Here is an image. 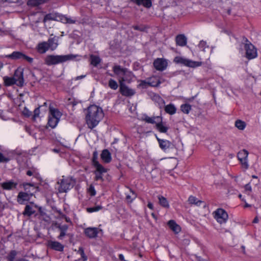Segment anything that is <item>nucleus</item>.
<instances>
[{
	"label": "nucleus",
	"instance_id": "62",
	"mask_svg": "<svg viewBox=\"0 0 261 261\" xmlns=\"http://www.w3.org/2000/svg\"><path fill=\"white\" fill-rule=\"evenodd\" d=\"M194 99V97H191V98H189V99H188V100H189V101H192Z\"/></svg>",
	"mask_w": 261,
	"mask_h": 261
},
{
	"label": "nucleus",
	"instance_id": "4",
	"mask_svg": "<svg viewBox=\"0 0 261 261\" xmlns=\"http://www.w3.org/2000/svg\"><path fill=\"white\" fill-rule=\"evenodd\" d=\"M62 178L58 181V184L59 185L58 191L60 193L67 192L73 187L75 183L71 177L63 176Z\"/></svg>",
	"mask_w": 261,
	"mask_h": 261
},
{
	"label": "nucleus",
	"instance_id": "18",
	"mask_svg": "<svg viewBox=\"0 0 261 261\" xmlns=\"http://www.w3.org/2000/svg\"><path fill=\"white\" fill-rule=\"evenodd\" d=\"M48 245L51 248L57 251H62L63 249V246L58 242L57 241H48Z\"/></svg>",
	"mask_w": 261,
	"mask_h": 261
},
{
	"label": "nucleus",
	"instance_id": "27",
	"mask_svg": "<svg viewBox=\"0 0 261 261\" xmlns=\"http://www.w3.org/2000/svg\"><path fill=\"white\" fill-rule=\"evenodd\" d=\"M101 158L106 163L110 162L111 160L110 153L107 149L102 151L101 154Z\"/></svg>",
	"mask_w": 261,
	"mask_h": 261
},
{
	"label": "nucleus",
	"instance_id": "35",
	"mask_svg": "<svg viewBox=\"0 0 261 261\" xmlns=\"http://www.w3.org/2000/svg\"><path fill=\"white\" fill-rule=\"evenodd\" d=\"M90 60L91 64L94 66H96L101 62V59L98 56L93 55L90 56Z\"/></svg>",
	"mask_w": 261,
	"mask_h": 261
},
{
	"label": "nucleus",
	"instance_id": "54",
	"mask_svg": "<svg viewBox=\"0 0 261 261\" xmlns=\"http://www.w3.org/2000/svg\"><path fill=\"white\" fill-rule=\"evenodd\" d=\"M245 190L246 191L251 192L252 188L250 184H247L245 186Z\"/></svg>",
	"mask_w": 261,
	"mask_h": 261
},
{
	"label": "nucleus",
	"instance_id": "1",
	"mask_svg": "<svg viewBox=\"0 0 261 261\" xmlns=\"http://www.w3.org/2000/svg\"><path fill=\"white\" fill-rule=\"evenodd\" d=\"M103 117L102 109L96 105L89 106L87 111L86 120L90 128L95 127Z\"/></svg>",
	"mask_w": 261,
	"mask_h": 261
},
{
	"label": "nucleus",
	"instance_id": "9",
	"mask_svg": "<svg viewBox=\"0 0 261 261\" xmlns=\"http://www.w3.org/2000/svg\"><path fill=\"white\" fill-rule=\"evenodd\" d=\"M246 56L248 59H252L257 57V51L255 47L251 43H246L245 44Z\"/></svg>",
	"mask_w": 261,
	"mask_h": 261
},
{
	"label": "nucleus",
	"instance_id": "41",
	"mask_svg": "<svg viewBox=\"0 0 261 261\" xmlns=\"http://www.w3.org/2000/svg\"><path fill=\"white\" fill-rule=\"evenodd\" d=\"M108 85L109 87L113 90H116L118 87L117 83L113 79H110L109 81Z\"/></svg>",
	"mask_w": 261,
	"mask_h": 261
},
{
	"label": "nucleus",
	"instance_id": "28",
	"mask_svg": "<svg viewBox=\"0 0 261 261\" xmlns=\"http://www.w3.org/2000/svg\"><path fill=\"white\" fill-rule=\"evenodd\" d=\"M210 150L215 154H218L220 150V145L218 143L214 142L211 145Z\"/></svg>",
	"mask_w": 261,
	"mask_h": 261
},
{
	"label": "nucleus",
	"instance_id": "58",
	"mask_svg": "<svg viewBox=\"0 0 261 261\" xmlns=\"http://www.w3.org/2000/svg\"><path fill=\"white\" fill-rule=\"evenodd\" d=\"M197 259H198V261H208L207 259L202 258L200 257H197Z\"/></svg>",
	"mask_w": 261,
	"mask_h": 261
},
{
	"label": "nucleus",
	"instance_id": "64",
	"mask_svg": "<svg viewBox=\"0 0 261 261\" xmlns=\"http://www.w3.org/2000/svg\"><path fill=\"white\" fill-rule=\"evenodd\" d=\"M3 67V64L0 62V71L1 70Z\"/></svg>",
	"mask_w": 261,
	"mask_h": 261
},
{
	"label": "nucleus",
	"instance_id": "34",
	"mask_svg": "<svg viewBox=\"0 0 261 261\" xmlns=\"http://www.w3.org/2000/svg\"><path fill=\"white\" fill-rule=\"evenodd\" d=\"M135 3L138 5H142L147 8H150L151 6V0H136Z\"/></svg>",
	"mask_w": 261,
	"mask_h": 261
},
{
	"label": "nucleus",
	"instance_id": "40",
	"mask_svg": "<svg viewBox=\"0 0 261 261\" xmlns=\"http://www.w3.org/2000/svg\"><path fill=\"white\" fill-rule=\"evenodd\" d=\"M94 165L96 168V170L95 172H97L98 173H105L107 172L106 169H105L101 165H100L98 162H96L94 163Z\"/></svg>",
	"mask_w": 261,
	"mask_h": 261
},
{
	"label": "nucleus",
	"instance_id": "47",
	"mask_svg": "<svg viewBox=\"0 0 261 261\" xmlns=\"http://www.w3.org/2000/svg\"><path fill=\"white\" fill-rule=\"evenodd\" d=\"M102 208V206L100 205H97L92 207H89L87 208V211L89 213H92L94 212H97Z\"/></svg>",
	"mask_w": 261,
	"mask_h": 261
},
{
	"label": "nucleus",
	"instance_id": "49",
	"mask_svg": "<svg viewBox=\"0 0 261 261\" xmlns=\"http://www.w3.org/2000/svg\"><path fill=\"white\" fill-rule=\"evenodd\" d=\"M9 160V158L5 157L3 153L0 152V163H6Z\"/></svg>",
	"mask_w": 261,
	"mask_h": 261
},
{
	"label": "nucleus",
	"instance_id": "11",
	"mask_svg": "<svg viewBox=\"0 0 261 261\" xmlns=\"http://www.w3.org/2000/svg\"><path fill=\"white\" fill-rule=\"evenodd\" d=\"M8 58L12 59H23L27 61L29 63H32L33 61V59L29 57L23 53L19 51H14L12 54L7 56Z\"/></svg>",
	"mask_w": 261,
	"mask_h": 261
},
{
	"label": "nucleus",
	"instance_id": "37",
	"mask_svg": "<svg viewBox=\"0 0 261 261\" xmlns=\"http://www.w3.org/2000/svg\"><path fill=\"white\" fill-rule=\"evenodd\" d=\"M156 128L161 133H166L168 127L164 126L161 122H158L155 125Z\"/></svg>",
	"mask_w": 261,
	"mask_h": 261
},
{
	"label": "nucleus",
	"instance_id": "44",
	"mask_svg": "<svg viewBox=\"0 0 261 261\" xmlns=\"http://www.w3.org/2000/svg\"><path fill=\"white\" fill-rule=\"evenodd\" d=\"M198 47L201 49L203 51H206V48H208V46L206 45V42L204 41H200Z\"/></svg>",
	"mask_w": 261,
	"mask_h": 261
},
{
	"label": "nucleus",
	"instance_id": "14",
	"mask_svg": "<svg viewBox=\"0 0 261 261\" xmlns=\"http://www.w3.org/2000/svg\"><path fill=\"white\" fill-rule=\"evenodd\" d=\"M33 196L32 194H28L25 192H19L17 196V201L20 204H23L24 201H28L31 196Z\"/></svg>",
	"mask_w": 261,
	"mask_h": 261
},
{
	"label": "nucleus",
	"instance_id": "42",
	"mask_svg": "<svg viewBox=\"0 0 261 261\" xmlns=\"http://www.w3.org/2000/svg\"><path fill=\"white\" fill-rule=\"evenodd\" d=\"M191 110V107L190 105L185 104L181 106V110L186 114H188Z\"/></svg>",
	"mask_w": 261,
	"mask_h": 261
},
{
	"label": "nucleus",
	"instance_id": "22",
	"mask_svg": "<svg viewBox=\"0 0 261 261\" xmlns=\"http://www.w3.org/2000/svg\"><path fill=\"white\" fill-rule=\"evenodd\" d=\"M159 142L160 147L163 150H166L170 147L171 145V142L166 140H162L156 137Z\"/></svg>",
	"mask_w": 261,
	"mask_h": 261
},
{
	"label": "nucleus",
	"instance_id": "36",
	"mask_svg": "<svg viewBox=\"0 0 261 261\" xmlns=\"http://www.w3.org/2000/svg\"><path fill=\"white\" fill-rule=\"evenodd\" d=\"M3 80L5 85L7 86H10L14 84H16L12 77L4 76Z\"/></svg>",
	"mask_w": 261,
	"mask_h": 261
},
{
	"label": "nucleus",
	"instance_id": "46",
	"mask_svg": "<svg viewBox=\"0 0 261 261\" xmlns=\"http://www.w3.org/2000/svg\"><path fill=\"white\" fill-rule=\"evenodd\" d=\"M17 255V252L15 250L11 251L7 256L9 261H16L14 258Z\"/></svg>",
	"mask_w": 261,
	"mask_h": 261
},
{
	"label": "nucleus",
	"instance_id": "10",
	"mask_svg": "<svg viewBox=\"0 0 261 261\" xmlns=\"http://www.w3.org/2000/svg\"><path fill=\"white\" fill-rule=\"evenodd\" d=\"M16 84L19 87L23 85L24 79L23 77V69L21 68H18L15 71L12 77Z\"/></svg>",
	"mask_w": 261,
	"mask_h": 261
},
{
	"label": "nucleus",
	"instance_id": "32",
	"mask_svg": "<svg viewBox=\"0 0 261 261\" xmlns=\"http://www.w3.org/2000/svg\"><path fill=\"white\" fill-rule=\"evenodd\" d=\"M188 201L191 204H195L197 206H199L202 201L198 200L197 198L193 196H190L188 199Z\"/></svg>",
	"mask_w": 261,
	"mask_h": 261
},
{
	"label": "nucleus",
	"instance_id": "24",
	"mask_svg": "<svg viewBox=\"0 0 261 261\" xmlns=\"http://www.w3.org/2000/svg\"><path fill=\"white\" fill-rule=\"evenodd\" d=\"M144 120L148 123L155 124L156 125L158 122H159L162 121V118L160 116L152 117L146 116L144 118Z\"/></svg>",
	"mask_w": 261,
	"mask_h": 261
},
{
	"label": "nucleus",
	"instance_id": "60",
	"mask_svg": "<svg viewBox=\"0 0 261 261\" xmlns=\"http://www.w3.org/2000/svg\"><path fill=\"white\" fill-rule=\"evenodd\" d=\"M258 219L257 217H256L254 219V220H253V223H258Z\"/></svg>",
	"mask_w": 261,
	"mask_h": 261
},
{
	"label": "nucleus",
	"instance_id": "53",
	"mask_svg": "<svg viewBox=\"0 0 261 261\" xmlns=\"http://www.w3.org/2000/svg\"><path fill=\"white\" fill-rule=\"evenodd\" d=\"M89 192H90L91 196H94L96 194L94 188L92 186H90L89 187Z\"/></svg>",
	"mask_w": 261,
	"mask_h": 261
},
{
	"label": "nucleus",
	"instance_id": "26",
	"mask_svg": "<svg viewBox=\"0 0 261 261\" xmlns=\"http://www.w3.org/2000/svg\"><path fill=\"white\" fill-rule=\"evenodd\" d=\"M47 44L49 48L51 50L55 49L58 46V40L56 37L49 38L47 41Z\"/></svg>",
	"mask_w": 261,
	"mask_h": 261
},
{
	"label": "nucleus",
	"instance_id": "6",
	"mask_svg": "<svg viewBox=\"0 0 261 261\" xmlns=\"http://www.w3.org/2000/svg\"><path fill=\"white\" fill-rule=\"evenodd\" d=\"M174 62L177 63L183 64L186 66L195 68L201 65L202 63L200 62L193 61L191 60L181 57H176L174 58Z\"/></svg>",
	"mask_w": 261,
	"mask_h": 261
},
{
	"label": "nucleus",
	"instance_id": "51",
	"mask_svg": "<svg viewBox=\"0 0 261 261\" xmlns=\"http://www.w3.org/2000/svg\"><path fill=\"white\" fill-rule=\"evenodd\" d=\"M102 173H98L97 172H95V179L96 180H103V178L101 175Z\"/></svg>",
	"mask_w": 261,
	"mask_h": 261
},
{
	"label": "nucleus",
	"instance_id": "17",
	"mask_svg": "<svg viewBox=\"0 0 261 261\" xmlns=\"http://www.w3.org/2000/svg\"><path fill=\"white\" fill-rule=\"evenodd\" d=\"M61 14L58 13H50L45 16L43 22H45L47 20H55L60 21Z\"/></svg>",
	"mask_w": 261,
	"mask_h": 261
},
{
	"label": "nucleus",
	"instance_id": "21",
	"mask_svg": "<svg viewBox=\"0 0 261 261\" xmlns=\"http://www.w3.org/2000/svg\"><path fill=\"white\" fill-rule=\"evenodd\" d=\"M149 83L150 87H158L161 83L159 77L157 76H151L147 78Z\"/></svg>",
	"mask_w": 261,
	"mask_h": 261
},
{
	"label": "nucleus",
	"instance_id": "31",
	"mask_svg": "<svg viewBox=\"0 0 261 261\" xmlns=\"http://www.w3.org/2000/svg\"><path fill=\"white\" fill-rule=\"evenodd\" d=\"M158 199L159 201V203L162 206L165 208H169V204L168 200L166 198L160 195L158 196Z\"/></svg>",
	"mask_w": 261,
	"mask_h": 261
},
{
	"label": "nucleus",
	"instance_id": "7",
	"mask_svg": "<svg viewBox=\"0 0 261 261\" xmlns=\"http://www.w3.org/2000/svg\"><path fill=\"white\" fill-rule=\"evenodd\" d=\"M248 152L245 149L240 151L238 153V158L240 162L242 168L245 170H247L249 168L248 163Z\"/></svg>",
	"mask_w": 261,
	"mask_h": 261
},
{
	"label": "nucleus",
	"instance_id": "15",
	"mask_svg": "<svg viewBox=\"0 0 261 261\" xmlns=\"http://www.w3.org/2000/svg\"><path fill=\"white\" fill-rule=\"evenodd\" d=\"M85 234L89 238H94L97 237L98 230L95 227H89L85 229Z\"/></svg>",
	"mask_w": 261,
	"mask_h": 261
},
{
	"label": "nucleus",
	"instance_id": "20",
	"mask_svg": "<svg viewBox=\"0 0 261 261\" xmlns=\"http://www.w3.org/2000/svg\"><path fill=\"white\" fill-rule=\"evenodd\" d=\"M168 225L170 228L174 231L175 233H178L180 231V226L177 224L173 220H170L168 222Z\"/></svg>",
	"mask_w": 261,
	"mask_h": 261
},
{
	"label": "nucleus",
	"instance_id": "45",
	"mask_svg": "<svg viewBox=\"0 0 261 261\" xmlns=\"http://www.w3.org/2000/svg\"><path fill=\"white\" fill-rule=\"evenodd\" d=\"M77 253H79L81 256V258H80L79 259H82L83 261H86L87 260V257L85 255L84 251V249H83V248H82V247L79 248V249L77 251Z\"/></svg>",
	"mask_w": 261,
	"mask_h": 261
},
{
	"label": "nucleus",
	"instance_id": "57",
	"mask_svg": "<svg viewBox=\"0 0 261 261\" xmlns=\"http://www.w3.org/2000/svg\"><path fill=\"white\" fill-rule=\"evenodd\" d=\"M32 186V185L31 184H29V183H26V184H23V187H24L25 190L27 189V186Z\"/></svg>",
	"mask_w": 261,
	"mask_h": 261
},
{
	"label": "nucleus",
	"instance_id": "48",
	"mask_svg": "<svg viewBox=\"0 0 261 261\" xmlns=\"http://www.w3.org/2000/svg\"><path fill=\"white\" fill-rule=\"evenodd\" d=\"M153 98L160 105H163L165 104V101L158 95H154Z\"/></svg>",
	"mask_w": 261,
	"mask_h": 261
},
{
	"label": "nucleus",
	"instance_id": "29",
	"mask_svg": "<svg viewBox=\"0 0 261 261\" xmlns=\"http://www.w3.org/2000/svg\"><path fill=\"white\" fill-rule=\"evenodd\" d=\"M60 21L64 23L73 24L75 23L76 20L61 14Z\"/></svg>",
	"mask_w": 261,
	"mask_h": 261
},
{
	"label": "nucleus",
	"instance_id": "61",
	"mask_svg": "<svg viewBox=\"0 0 261 261\" xmlns=\"http://www.w3.org/2000/svg\"><path fill=\"white\" fill-rule=\"evenodd\" d=\"M27 174L29 176H31L33 174V173L32 171L29 170L27 171Z\"/></svg>",
	"mask_w": 261,
	"mask_h": 261
},
{
	"label": "nucleus",
	"instance_id": "43",
	"mask_svg": "<svg viewBox=\"0 0 261 261\" xmlns=\"http://www.w3.org/2000/svg\"><path fill=\"white\" fill-rule=\"evenodd\" d=\"M139 86L143 88H147V87H150L148 79H146L145 80H141L140 81Z\"/></svg>",
	"mask_w": 261,
	"mask_h": 261
},
{
	"label": "nucleus",
	"instance_id": "16",
	"mask_svg": "<svg viewBox=\"0 0 261 261\" xmlns=\"http://www.w3.org/2000/svg\"><path fill=\"white\" fill-rule=\"evenodd\" d=\"M55 226L58 228L60 231V234L58 236V238L60 240L63 239V238L66 235V231L68 228V226L67 225H61L59 223H55Z\"/></svg>",
	"mask_w": 261,
	"mask_h": 261
},
{
	"label": "nucleus",
	"instance_id": "30",
	"mask_svg": "<svg viewBox=\"0 0 261 261\" xmlns=\"http://www.w3.org/2000/svg\"><path fill=\"white\" fill-rule=\"evenodd\" d=\"M165 111L170 115H173L176 113V109L172 104H169L165 106Z\"/></svg>",
	"mask_w": 261,
	"mask_h": 261
},
{
	"label": "nucleus",
	"instance_id": "2",
	"mask_svg": "<svg viewBox=\"0 0 261 261\" xmlns=\"http://www.w3.org/2000/svg\"><path fill=\"white\" fill-rule=\"evenodd\" d=\"M113 71L115 74L119 77V83H122L125 82L130 83L133 77V73L126 68H122L120 65H114Z\"/></svg>",
	"mask_w": 261,
	"mask_h": 261
},
{
	"label": "nucleus",
	"instance_id": "25",
	"mask_svg": "<svg viewBox=\"0 0 261 261\" xmlns=\"http://www.w3.org/2000/svg\"><path fill=\"white\" fill-rule=\"evenodd\" d=\"M17 184L13 181H9L1 184L2 187L5 190H11L16 187Z\"/></svg>",
	"mask_w": 261,
	"mask_h": 261
},
{
	"label": "nucleus",
	"instance_id": "19",
	"mask_svg": "<svg viewBox=\"0 0 261 261\" xmlns=\"http://www.w3.org/2000/svg\"><path fill=\"white\" fill-rule=\"evenodd\" d=\"M175 40L176 44L179 46H184L187 44V38L184 35H177Z\"/></svg>",
	"mask_w": 261,
	"mask_h": 261
},
{
	"label": "nucleus",
	"instance_id": "52",
	"mask_svg": "<svg viewBox=\"0 0 261 261\" xmlns=\"http://www.w3.org/2000/svg\"><path fill=\"white\" fill-rule=\"evenodd\" d=\"M22 114L23 115L29 117L31 115V112L25 108L22 111Z\"/></svg>",
	"mask_w": 261,
	"mask_h": 261
},
{
	"label": "nucleus",
	"instance_id": "38",
	"mask_svg": "<svg viewBox=\"0 0 261 261\" xmlns=\"http://www.w3.org/2000/svg\"><path fill=\"white\" fill-rule=\"evenodd\" d=\"M130 193L127 194L126 196V199L128 202H132L137 197V195L134 191L130 190Z\"/></svg>",
	"mask_w": 261,
	"mask_h": 261
},
{
	"label": "nucleus",
	"instance_id": "55",
	"mask_svg": "<svg viewBox=\"0 0 261 261\" xmlns=\"http://www.w3.org/2000/svg\"><path fill=\"white\" fill-rule=\"evenodd\" d=\"M86 75H81V76H78L75 77V80H81V79L86 77Z\"/></svg>",
	"mask_w": 261,
	"mask_h": 261
},
{
	"label": "nucleus",
	"instance_id": "50",
	"mask_svg": "<svg viewBox=\"0 0 261 261\" xmlns=\"http://www.w3.org/2000/svg\"><path fill=\"white\" fill-rule=\"evenodd\" d=\"M41 107H39L38 108H36L34 111V115H33V119H35L37 117H38L40 114V108Z\"/></svg>",
	"mask_w": 261,
	"mask_h": 261
},
{
	"label": "nucleus",
	"instance_id": "3",
	"mask_svg": "<svg viewBox=\"0 0 261 261\" xmlns=\"http://www.w3.org/2000/svg\"><path fill=\"white\" fill-rule=\"evenodd\" d=\"M75 56L72 55H48L44 59L45 63L48 65H54L73 60Z\"/></svg>",
	"mask_w": 261,
	"mask_h": 261
},
{
	"label": "nucleus",
	"instance_id": "12",
	"mask_svg": "<svg viewBox=\"0 0 261 261\" xmlns=\"http://www.w3.org/2000/svg\"><path fill=\"white\" fill-rule=\"evenodd\" d=\"M120 91L121 93L126 96H130L134 95L135 92L134 90L129 88L124 83H120Z\"/></svg>",
	"mask_w": 261,
	"mask_h": 261
},
{
	"label": "nucleus",
	"instance_id": "8",
	"mask_svg": "<svg viewBox=\"0 0 261 261\" xmlns=\"http://www.w3.org/2000/svg\"><path fill=\"white\" fill-rule=\"evenodd\" d=\"M214 217L219 223H224L228 219L227 213L222 208H218L213 213Z\"/></svg>",
	"mask_w": 261,
	"mask_h": 261
},
{
	"label": "nucleus",
	"instance_id": "59",
	"mask_svg": "<svg viewBox=\"0 0 261 261\" xmlns=\"http://www.w3.org/2000/svg\"><path fill=\"white\" fill-rule=\"evenodd\" d=\"M242 201H243L245 202V204L244 206L245 207H248L251 206V205L250 204H248L247 203H246V201L244 199H242Z\"/></svg>",
	"mask_w": 261,
	"mask_h": 261
},
{
	"label": "nucleus",
	"instance_id": "56",
	"mask_svg": "<svg viewBox=\"0 0 261 261\" xmlns=\"http://www.w3.org/2000/svg\"><path fill=\"white\" fill-rule=\"evenodd\" d=\"M147 206L151 210H152L153 208V204L150 202H149L148 203Z\"/></svg>",
	"mask_w": 261,
	"mask_h": 261
},
{
	"label": "nucleus",
	"instance_id": "13",
	"mask_svg": "<svg viewBox=\"0 0 261 261\" xmlns=\"http://www.w3.org/2000/svg\"><path fill=\"white\" fill-rule=\"evenodd\" d=\"M153 65L156 70L162 71L167 67V62L164 59L159 58L154 61Z\"/></svg>",
	"mask_w": 261,
	"mask_h": 261
},
{
	"label": "nucleus",
	"instance_id": "63",
	"mask_svg": "<svg viewBox=\"0 0 261 261\" xmlns=\"http://www.w3.org/2000/svg\"><path fill=\"white\" fill-rule=\"evenodd\" d=\"M134 28L135 30H139V27H138V26H137V25H136V26H134Z\"/></svg>",
	"mask_w": 261,
	"mask_h": 261
},
{
	"label": "nucleus",
	"instance_id": "23",
	"mask_svg": "<svg viewBox=\"0 0 261 261\" xmlns=\"http://www.w3.org/2000/svg\"><path fill=\"white\" fill-rule=\"evenodd\" d=\"M49 48L47 42H46L40 43L37 46V50L41 54L45 53Z\"/></svg>",
	"mask_w": 261,
	"mask_h": 261
},
{
	"label": "nucleus",
	"instance_id": "33",
	"mask_svg": "<svg viewBox=\"0 0 261 261\" xmlns=\"http://www.w3.org/2000/svg\"><path fill=\"white\" fill-rule=\"evenodd\" d=\"M35 211L33 209V207L30 205H27L25 206L23 215L25 216H30L35 213Z\"/></svg>",
	"mask_w": 261,
	"mask_h": 261
},
{
	"label": "nucleus",
	"instance_id": "39",
	"mask_svg": "<svg viewBox=\"0 0 261 261\" xmlns=\"http://www.w3.org/2000/svg\"><path fill=\"white\" fill-rule=\"evenodd\" d=\"M235 126L240 130H243L246 126V123L245 122L238 120L235 122Z\"/></svg>",
	"mask_w": 261,
	"mask_h": 261
},
{
	"label": "nucleus",
	"instance_id": "5",
	"mask_svg": "<svg viewBox=\"0 0 261 261\" xmlns=\"http://www.w3.org/2000/svg\"><path fill=\"white\" fill-rule=\"evenodd\" d=\"M61 116L62 114L59 111L50 106L48 125L51 128H55L58 123Z\"/></svg>",
	"mask_w": 261,
	"mask_h": 261
}]
</instances>
